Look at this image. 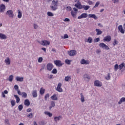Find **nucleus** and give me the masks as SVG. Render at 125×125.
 <instances>
[{"instance_id": "f03ea898", "label": "nucleus", "mask_w": 125, "mask_h": 125, "mask_svg": "<svg viewBox=\"0 0 125 125\" xmlns=\"http://www.w3.org/2000/svg\"><path fill=\"white\" fill-rule=\"evenodd\" d=\"M38 42L43 45V46H47L49 45L50 43V42L46 41V40H43L41 41H38Z\"/></svg>"}, {"instance_id": "6ab92c4d", "label": "nucleus", "mask_w": 125, "mask_h": 125, "mask_svg": "<svg viewBox=\"0 0 125 125\" xmlns=\"http://www.w3.org/2000/svg\"><path fill=\"white\" fill-rule=\"evenodd\" d=\"M95 31L96 32V35L97 36H99L102 34L103 32L101 31L100 29L96 28L95 29Z\"/></svg>"}, {"instance_id": "1a4fd4ad", "label": "nucleus", "mask_w": 125, "mask_h": 125, "mask_svg": "<svg viewBox=\"0 0 125 125\" xmlns=\"http://www.w3.org/2000/svg\"><path fill=\"white\" fill-rule=\"evenodd\" d=\"M88 17V15H87V13H82L81 14V15L79 16L78 17V19L79 20H81L82 19H83V18H86L87 17Z\"/></svg>"}, {"instance_id": "4468645a", "label": "nucleus", "mask_w": 125, "mask_h": 125, "mask_svg": "<svg viewBox=\"0 0 125 125\" xmlns=\"http://www.w3.org/2000/svg\"><path fill=\"white\" fill-rule=\"evenodd\" d=\"M84 42H88L89 43H91L93 42V39L92 37H88L87 39L86 38L84 39Z\"/></svg>"}, {"instance_id": "423d86ee", "label": "nucleus", "mask_w": 125, "mask_h": 125, "mask_svg": "<svg viewBox=\"0 0 125 125\" xmlns=\"http://www.w3.org/2000/svg\"><path fill=\"white\" fill-rule=\"evenodd\" d=\"M99 46L104 49L108 50L110 49L109 47L104 43H101L99 44Z\"/></svg>"}, {"instance_id": "79ce46f5", "label": "nucleus", "mask_w": 125, "mask_h": 125, "mask_svg": "<svg viewBox=\"0 0 125 125\" xmlns=\"http://www.w3.org/2000/svg\"><path fill=\"white\" fill-rule=\"evenodd\" d=\"M14 88L16 91H18L19 90V87L18 85L16 84L14 86Z\"/></svg>"}, {"instance_id": "3c124183", "label": "nucleus", "mask_w": 125, "mask_h": 125, "mask_svg": "<svg viewBox=\"0 0 125 125\" xmlns=\"http://www.w3.org/2000/svg\"><path fill=\"white\" fill-rule=\"evenodd\" d=\"M118 44V41H117V40L114 39V42H113V45L114 46H115L116 45Z\"/></svg>"}, {"instance_id": "a19ab883", "label": "nucleus", "mask_w": 125, "mask_h": 125, "mask_svg": "<svg viewBox=\"0 0 125 125\" xmlns=\"http://www.w3.org/2000/svg\"><path fill=\"white\" fill-rule=\"evenodd\" d=\"M33 27L34 29H38L39 28V25L38 24H37V23H34Z\"/></svg>"}, {"instance_id": "b1692460", "label": "nucleus", "mask_w": 125, "mask_h": 125, "mask_svg": "<svg viewBox=\"0 0 125 125\" xmlns=\"http://www.w3.org/2000/svg\"><path fill=\"white\" fill-rule=\"evenodd\" d=\"M45 92V89L43 87H41L40 89V94L41 95H43L44 94Z\"/></svg>"}, {"instance_id": "680f3d73", "label": "nucleus", "mask_w": 125, "mask_h": 125, "mask_svg": "<svg viewBox=\"0 0 125 125\" xmlns=\"http://www.w3.org/2000/svg\"><path fill=\"white\" fill-rule=\"evenodd\" d=\"M113 3L115 4V3H119L120 1V0H113Z\"/></svg>"}, {"instance_id": "dca6fc26", "label": "nucleus", "mask_w": 125, "mask_h": 125, "mask_svg": "<svg viewBox=\"0 0 125 125\" xmlns=\"http://www.w3.org/2000/svg\"><path fill=\"white\" fill-rule=\"evenodd\" d=\"M74 6H75L76 7H77L78 9H83V5H82L80 2H78L77 4H75L74 5Z\"/></svg>"}, {"instance_id": "6e6d98bb", "label": "nucleus", "mask_w": 125, "mask_h": 125, "mask_svg": "<svg viewBox=\"0 0 125 125\" xmlns=\"http://www.w3.org/2000/svg\"><path fill=\"white\" fill-rule=\"evenodd\" d=\"M99 4H100V2H99V1H97V2L96 3L95 6H94V8H95L98 7V6L99 5Z\"/></svg>"}, {"instance_id": "bb28decb", "label": "nucleus", "mask_w": 125, "mask_h": 125, "mask_svg": "<svg viewBox=\"0 0 125 125\" xmlns=\"http://www.w3.org/2000/svg\"><path fill=\"white\" fill-rule=\"evenodd\" d=\"M125 102V97H123L122 98L120 101L118 102V104L120 105L121 104Z\"/></svg>"}, {"instance_id": "c756f323", "label": "nucleus", "mask_w": 125, "mask_h": 125, "mask_svg": "<svg viewBox=\"0 0 125 125\" xmlns=\"http://www.w3.org/2000/svg\"><path fill=\"white\" fill-rule=\"evenodd\" d=\"M51 98L52 100L57 101L58 100V98L56 94H54L53 96H51Z\"/></svg>"}, {"instance_id": "052dcab7", "label": "nucleus", "mask_w": 125, "mask_h": 125, "mask_svg": "<svg viewBox=\"0 0 125 125\" xmlns=\"http://www.w3.org/2000/svg\"><path fill=\"white\" fill-rule=\"evenodd\" d=\"M64 21L65 22H69L70 21V19L68 18H65L64 20Z\"/></svg>"}, {"instance_id": "bf43d9fd", "label": "nucleus", "mask_w": 125, "mask_h": 125, "mask_svg": "<svg viewBox=\"0 0 125 125\" xmlns=\"http://www.w3.org/2000/svg\"><path fill=\"white\" fill-rule=\"evenodd\" d=\"M51 106H52V107H55V102L54 101H52L51 102Z\"/></svg>"}, {"instance_id": "864d4df0", "label": "nucleus", "mask_w": 125, "mask_h": 125, "mask_svg": "<svg viewBox=\"0 0 125 125\" xmlns=\"http://www.w3.org/2000/svg\"><path fill=\"white\" fill-rule=\"evenodd\" d=\"M22 109H23L22 105L21 104V105H19V110H20V111H21Z\"/></svg>"}, {"instance_id": "5fc2aeb1", "label": "nucleus", "mask_w": 125, "mask_h": 125, "mask_svg": "<svg viewBox=\"0 0 125 125\" xmlns=\"http://www.w3.org/2000/svg\"><path fill=\"white\" fill-rule=\"evenodd\" d=\"M11 105L12 107L15 105L16 102L15 101H12L11 102Z\"/></svg>"}, {"instance_id": "09e8293b", "label": "nucleus", "mask_w": 125, "mask_h": 125, "mask_svg": "<svg viewBox=\"0 0 125 125\" xmlns=\"http://www.w3.org/2000/svg\"><path fill=\"white\" fill-rule=\"evenodd\" d=\"M52 73L54 74H56L57 73V70L56 68L53 69V70L51 72Z\"/></svg>"}, {"instance_id": "9b49d317", "label": "nucleus", "mask_w": 125, "mask_h": 125, "mask_svg": "<svg viewBox=\"0 0 125 125\" xmlns=\"http://www.w3.org/2000/svg\"><path fill=\"white\" fill-rule=\"evenodd\" d=\"M6 8L5 7V5L3 4H1L0 5V12L3 13L5 11V9Z\"/></svg>"}, {"instance_id": "f8f14e48", "label": "nucleus", "mask_w": 125, "mask_h": 125, "mask_svg": "<svg viewBox=\"0 0 125 125\" xmlns=\"http://www.w3.org/2000/svg\"><path fill=\"white\" fill-rule=\"evenodd\" d=\"M76 54H77V52L75 50H71V51H68V55L70 57L74 56L76 55Z\"/></svg>"}, {"instance_id": "4be33fe9", "label": "nucleus", "mask_w": 125, "mask_h": 125, "mask_svg": "<svg viewBox=\"0 0 125 125\" xmlns=\"http://www.w3.org/2000/svg\"><path fill=\"white\" fill-rule=\"evenodd\" d=\"M88 16L89 18H93L95 20H97L98 19L95 14H89L88 15Z\"/></svg>"}, {"instance_id": "8fccbe9b", "label": "nucleus", "mask_w": 125, "mask_h": 125, "mask_svg": "<svg viewBox=\"0 0 125 125\" xmlns=\"http://www.w3.org/2000/svg\"><path fill=\"white\" fill-rule=\"evenodd\" d=\"M46 123L44 121H40L39 122L40 125H45Z\"/></svg>"}, {"instance_id": "de8ad7c7", "label": "nucleus", "mask_w": 125, "mask_h": 125, "mask_svg": "<svg viewBox=\"0 0 125 125\" xmlns=\"http://www.w3.org/2000/svg\"><path fill=\"white\" fill-rule=\"evenodd\" d=\"M47 15H48V16H50V17L54 16V14L51 12H48L47 13Z\"/></svg>"}, {"instance_id": "5701e85b", "label": "nucleus", "mask_w": 125, "mask_h": 125, "mask_svg": "<svg viewBox=\"0 0 125 125\" xmlns=\"http://www.w3.org/2000/svg\"><path fill=\"white\" fill-rule=\"evenodd\" d=\"M37 92L38 91L37 90H34L32 91V96L34 98H36L38 97Z\"/></svg>"}, {"instance_id": "69168bd1", "label": "nucleus", "mask_w": 125, "mask_h": 125, "mask_svg": "<svg viewBox=\"0 0 125 125\" xmlns=\"http://www.w3.org/2000/svg\"><path fill=\"white\" fill-rule=\"evenodd\" d=\"M17 93L18 94L20 95H22V93H21V91L20 90H17Z\"/></svg>"}, {"instance_id": "603ef678", "label": "nucleus", "mask_w": 125, "mask_h": 125, "mask_svg": "<svg viewBox=\"0 0 125 125\" xmlns=\"http://www.w3.org/2000/svg\"><path fill=\"white\" fill-rule=\"evenodd\" d=\"M100 41V39L99 38L94 39V42H98Z\"/></svg>"}, {"instance_id": "aec40b11", "label": "nucleus", "mask_w": 125, "mask_h": 125, "mask_svg": "<svg viewBox=\"0 0 125 125\" xmlns=\"http://www.w3.org/2000/svg\"><path fill=\"white\" fill-rule=\"evenodd\" d=\"M15 79L17 82H22L23 81L24 78L23 77H20L19 76H17L15 78Z\"/></svg>"}, {"instance_id": "0e129e2a", "label": "nucleus", "mask_w": 125, "mask_h": 125, "mask_svg": "<svg viewBox=\"0 0 125 125\" xmlns=\"http://www.w3.org/2000/svg\"><path fill=\"white\" fill-rule=\"evenodd\" d=\"M27 112H31L32 111V109L31 108H29L26 110Z\"/></svg>"}, {"instance_id": "0eeeda50", "label": "nucleus", "mask_w": 125, "mask_h": 125, "mask_svg": "<svg viewBox=\"0 0 125 125\" xmlns=\"http://www.w3.org/2000/svg\"><path fill=\"white\" fill-rule=\"evenodd\" d=\"M6 14H7L9 18H14V14L13 11L11 10H8L6 12Z\"/></svg>"}, {"instance_id": "20e7f679", "label": "nucleus", "mask_w": 125, "mask_h": 125, "mask_svg": "<svg viewBox=\"0 0 125 125\" xmlns=\"http://www.w3.org/2000/svg\"><path fill=\"white\" fill-rule=\"evenodd\" d=\"M80 63L82 65H89L90 63L89 60H85L84 59H82L80 61Z\"/></svg>"}, {"instance_id": "774afa93", "label": "nucleus", "mask_w": 125, "mask_h": 125, "mask_svg": "<svg viewBox=\"0 0 125 125\" xmlns=\"http://www.w3.org/2000/svg\"><path fill=\"white\" fill-rule=\"evenodd\" d=\"M52 51L53 53L54 54L56 52V50L55 49H54V48H53V49H52Z\"/></svg>"}, {"instance_id": "4c0bfd02", "label": "nucleus", "mask_w": 125, "mask_h": 125, "mask_svg": "<svg viewBox=\"0 0 125 125\" xmlns=\"http://www.w3.org/2000/svg\"><path fill=\"white\" fill-rule=\"evenodd\" d=\"M13 79H14V76L13 75H10L9 77L8 81L10 82H12L13 81Z\"/></svg>"}, {"instance_id": "473e14b6", "label": "nucleus", "mask_w": 125, "mask_h": 125, "mask_svg": "<svg viewBox=\"0 0 125 125\" xmlns=\"http://www.w3.org/2000/svg\"><path fill=\"white\" fill-rule=\"evenodd\" d=\"M83 78L86 80V81H89V79H90V78L88 75L87 74H85L83 75Z\"/></svg>"}, {"instance_id": "39448f33", "label": "nucleus", "mask_w": 125, "mask_h": 125, "mask_svg": "<svg viewBox=\"0 0 125 125\" xmlns=\"http://www.w3.org/2000/svg\"><path fill=\"white\" fill-rule=\"evenodd\" d=\"M62 86V83H58L57 87L56 88V91L58 92H63V89L61 88Z\"/></svg>"}, {"instance_id": "7ed1b4c3", "label": "nucleus", "mask_w": 125, "mask_h": 125, "mask_svg": "<svg viewBox=\"0 0 125 125\" xmlns=\"http://www.w3.org/2000/svg\"><path fill=\"white\" fill-rule=\"evenodd\" d=\"M94 85L96 87H102L103 83L102 82L99 80H95L94 82Z\"/></svg>"}, {"instance_id": "7c9ffc66", "label": "nucleus", "mask_w": 125, "mask_h": 125, "mask_svg": "<svg viewBox=\"0 0 125 125\" xmlns=\"http://www.w3.org/2000/svg\"><path fill=\"white\" fill-rule=\"evenodd\" d=\"M72 62V60H69V59H66L65 60V63L67 65H71V62Z\"/></svg>"}, {"instance_id": "f704fd0d", "label": "nucleus", "mask_w": 125, "mask_h": 125, "mask_svg": "<svg viewBox=\"0 0 125 125\" xmlns=\"http://www.w3.org/2000/svg\"><path fill=\"white\" fill-rule=\"evenodd\" d=\"M14 96L16 99V103H19L20 101V98L18 97V95H14Z\"/></svg>"}, {"instance_id": "e433bc0d", "label": "nucleus", "mask_w": 125, "mask_h": 125, "mask_svg": "<svg viewBox=\"0 0 125 125\" xmlns=\"http://www.w3.org/2000/svg\"><path fill=\"white\" fill-rule=\"evenodd\" d=\"M81 102L82 103L84 102L85 100H84V97L83 95V93H81Z\"/></svg>"}, {"instance_id": "72a5a7b5", "label": "nucleus", "mask_w": 125, "mask_h": 125, "mask_svg": "<svg viewBox=\"0 0 125 125\" xmlns=\"http://www.w3.org/2000/svg\"><path fill=\"white\" fill-rule=\"evenodd\" d=\"M71 76H66L64 78V81L65 82H69L71 80Z\"/></svg>"}, {"instance_id": "e2e57ef3", "label": "nucleus", "mask_w": 125, "mask_h": 125, "mask_svg": "<svg viewBox=\"0 0 125 125\" xmlns=\"http://www.w3.org/2000/svg\"><path fill=\"white\" fill-rule=\"evenodd\" d=\"M4 94H8V91L7 90H5L3 92H2Z\"/></svg>"}, {"instance_id": "2f4dec72", "label": "nucleus", "mask_w": 125, "mask_h": 125, "mask_svg": "<svg viewBox=\"0 0 125 125\" xmlns=\"http://www.w3.org/2000/svg\"><path fill=\"white\" fill-rule=\"evenodd\" d=\"M90 8V6L88 5H83V9H84V10H88L89 8Z\"/></svg>"}, {"instance_id": "393cba45", "label": "nucleus", "mask_w": 125, "mask_h": 125, "mask_svg": "<svg viewBox=\"0 0 125 125\" xmlns=\"http://www.w3.org/2000/svg\"><path fill=\"white\" fill-rule=\"evenodd\" d=\"M77 14V12H75L73 10L71 11V15L73 18H76Z\"/></svg>"}, {"instance_id": "37998d69", "label": "nucleus", "mask_w": 125, "mask_h": 125, "mask_svg": "<svg viewBox=\"0 0 125 125\" xmlns=\"http://www.w3.org/2000/svg\"><path fill=\"white\" fill-rule=\"evenodd\" d=\"M119 66L118 64H115L114 66V70L115 71H117L118 69H119Z\"/></svg>"}, {"instance_id": "58836bf2", "label": "nucleus", "mask_w": 125, "mask_h": 125, "mask_svg": "<svg viewBox=\"0 0 125 125\" xmlns=\"http://www.w3.org/2000/svg\"><path fill=\"white\" fill-rule=\"evenodd\" d=\"M50 97V94L49 93L46 94V95H44V100L47 101V98H49Z\"/></svg>"}, {"instance_id": "9d476101", "label": "nucleus", "mask_w": 125, "mask_h": 125, "mask_svg": "<svg viewBox=\"0 0 125 125\" xmlns=\"http://www.w3.org/2000/svg\"><path fill=\"white\" fill-rule=\"evenodd\" d=\"M54 63L58 67H61L63 65V64L61 62V61H60V60H56V61H54Z\"/></svg>"}, {"instance_id": "a211bd4d", "label": "nucleus", "mask_w": 125, "mask_h": 125, "mask_svg": "<svg viewBox=\"0 0 125 125\" xmlns=\"http://www.w3.org/2000/svg\"><path fill=\"white\" fill-rule=\"evenodd\" d=\"M111 37L110 36H107L105 37L104 38V40L105 42H109L111 41Z\"/></svg>"}, {"instance_id": "338daca9", "label": "nucleus", "mask_w": 125, "mask_h": 125, "mask_svg": "<svg viewBox=\"0 0 125 125\" xmlns=\"http://www.w3.org/2000/svg\"><path fill=\"white\" fill-rule=\"evenodd\" d=\"M76 72L77 73L79 74L80 72V69L79 68L77 69Z\"/></svg>"}, {"instance_id": "f3484780", "label": "nucleus", "mask_w": 125, "mask_h": 125, "mask_svg": "<svg viewBox=\"0 0 125 125\" xmlns=\"http://www.w3.org/2000/svg\"><path fill=\"white\" fill-rule=\"evenodd\" d=\"M7 38V37L5 34H3L2 33H0V39L1 40H6Z\"/></svg>"}, {"instance_id": "2eb2a0df", "label": "nucleus", "mask_w": 125, "mask_h": 125, "mask_svg": "<svg viewBox=\"0 0 125 125\" xmlns=\"http://www.w3.org/2000/svg\"><path fill=\"white\" fill-rule=\"evenodd\" d=\"M4 62L6 65H10L11 64V60L9 57H6L5 59Z\"/></svg>"}, {"instance_id": "49530a36", "label": "nucleus", "mask_w": 125, "mask_h": 125, "mask_svg": "<svg viewBox=\"0 0 125 125\" xmlns=\"http://www.w3.org/2000/svg\"><path fill=\"white\" fill-rule=\"evenodd\" d=\"M22 96V97H24V98H26L27 97V93H26L25 92H22V93H21V95Z\"/></svg>"}, {"instance_id": "c03bdc74", "label": "nucleus", "mask_w": 125, "mask_h": 125, "mask_svg": "<svg viewBox=\"0 0 125 125\" xmlns=\"http://www.w3.org/2000/svg\"><path fill=\"white\" fill-rule=\"evenodd\" d=\"M43 61V58L42 57H39L38 58V62L39 63H42Z\"/></svg>"}, {"instance_id": "f257e3e1", "label": "nucleus", "mask_w": 125, "mask_h": 125, "mask_svg": "<svg viewBox=\"0 0 125 125\" xmlns=\"http://www.w3.org/2000/svg\"><path fill=\"white\" fill-rule=\"evenodd\" d=\"M58 5V1H56L55 0H53L51 6V8H52V10H56L57 9Z\"/></svg>"}, {"instance_id": "cd10ccee", "label": "nucleus", "mask_w": 125, "mask_h": 125, "mask_svg": "<svg viewBox=\"0 0 125 125\" xmlns=\"http://www.w3.org/2000/svg\"><path fill=\"white\" fill-rule=\"evenodd\" d=\"M18 18L21 19L22 17V13L20 10H18Z\"/></svg>"}, {"instance_id": "6e6552de", "label": "nucleus", "mask_w": 125, "mask_h": 125, "mask_svg": "<svg viewBox=\"0 0 125 125\" xmlns=\"http://www.w3.org/2000/svg\"><path fill=\"white\" fill-rule=\"evenodd\" d=\"M46 67H47V70L50 71L53 68L54 65L51 63H48V64H47Z\"/></svg>"}, {"instance_id": "a18cd8bd", "label": "nucleus", "mask_w": 125, "mask_h": 125, "mask_svg": "<svg viewBox=\"0 0 125 125\" xmlns=\"http://www.w3.org/2000/svg\"><path fill=\"white\" fill-rule=\"evenodd\" d=\"M125 66V63H122L119 65L120 70H121L123 68H124Z\"/></svg>"}, {"instance_id": "4d7b16f0", "label": "nucleus", "mask_w": 125, "mask_h": 125, "mask_svg": "<svg viewBox=\"0 0 125 125\" xmlns=\"http://www.w3.org/2000/svg\"><path fill=\"white\" fill-rule=\"evenodd\" d=\"M68 38H69V36L67 34H64L63 39H68Z\"/></svg>"}, {"instance_id": "412c9836", "label": "nucleus", "mask_w": 125, "mask_h": 125, "mask_svg": "<svg viewBox=\"0 0 125 125\" xmlns=\"http://www.w3.org/2000/svg\"><path fill=\"white\" fill-rule=\"evenodd\" d=\"M62 119V116H56L54 117V119L55 122H59L60 120H61Z\"/></svg>"}, {"instance_id": "c85d7f7f", "label": "nucleus", "mask_w": 125, "mask_h": 125, "mask_svg": "<svg viewBox=\"0 0 125 125\" xmlns=\"http://www.w3.org/2000/svg\"><path fill=\"white\" fill-rule=\"evenodd\" d=\"M24 104L26 106H29L30 103L28 99H26L24 101Z\"/></svg>"}, {"instance_id": "13d9d810", "label": "nucleus", "mask_w": 125, "mask_h": 125, "mask_svg": "<svg viewBox=\"0 0 125 125\" xmlns=\"http://www.w3.org/2000/svg\"><path fill=\"white\" fill-rule=\"evenodd\" d=\"M66 10H68V11H71V10H72V8L71 6H67L66 7Z\"/></svg>"}, {"instance_id": "ea45409f", "label": "nucleus", "mask_w": 125, "mask_h": 125, "mask_svg": "<svg viewBox=\"0 0 125 125\" xmlns=\"http://www.w3.org/2000/svg\"><path fill=\"white\" fill-rule=\"evenodd\" d=\"M27 117L30 119L33 118V113H30L27 115Z\"/></svg>"}, {"instance_id": "c9c22d12", "label": "nucleus", "mask_w": 125, "mask_h": 125, "mask_svg": "<svg viewBox=\"0 0 125 125\" xmlns=\"http://www.w3.org/2000/svg\"><path fill=\"white\" fill-rule=\"evenodd\" d=\"M111 74L110 73H108L107 74V75L105 77V79L107 80V81H109L110 80L111 78Z\"/></svg>"}, {"instance_id": "a878e982", "label": "nucleus", "mask_w": 125, "mask_h": 125, "mask_svg": "<svg viewBox=\"0 0 125 125\" xmlns=\"http://www.w3.org/2000/svg\"><path fill=\"white\" fill-rule=\"evenodd\" d=\"M44 115H46L49 116V117H52L53 116L52 113H50L49 111H44Z\"/></svg>"}, {"instance_id": "ddd939ff", "label": "nucleus", "mask_w": 125, "mask_h": 125, "mask_svg": "<svg viewBox=\"0 0 125 125\" xmlns=\"http://www.w3.org/2000/svg\"><path fill=\"white\" fill-rule=\"evenodd\" d=\"M118 30L122 34H125V30L124 29L123 26L122 24L118 26Z\"/></svg>"}]
</instances>
